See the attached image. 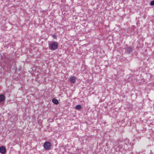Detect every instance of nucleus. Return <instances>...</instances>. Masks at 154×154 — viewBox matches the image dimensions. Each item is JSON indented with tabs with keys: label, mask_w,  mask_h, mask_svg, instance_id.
<instances>
[{
	"label": "nucleus",
	"mask_w": 154,
	"mask_h": 154,
	"mask_svg": "<svg viewBox=\"0 0 154 154\" xmlns=\"http://www.w3.org/2000/svg\"><path fill=\"white\" fill-rule=\"evenodd\" d=\"M58 47V44L56 42H53L49 46L50 49L53 50L57 49Z\"/></svg>",
	"instance_id": "1"
},
{
	"label": "nucleus",
	"mask_w": 154,
	"mask_h": 154,
	"mask_svg": "<svg viewBox=\"0 0 154 154\" xmlns=\"http://www.w3.org/2000/svg\"><path fill=\"white\" fill-rule=\"evenodd\" d=\"M44 147L45 149L49 150L51 147V145L49 142H46L44 144Z\"/></svg>",
	"instance_id": "2"
},
{
	"label": "nucleus",
	"mask_w": 154,
	"mask_h": 154,
	"mask_svg": "<svg viewBox=\"0 0 154 154\" xmlns=\"http://www.w3.org/2000/svg\"><path fill=\"white\" fill-rule=\"evenodd\" d=\"M69 79L71 83H74L76 81V78L74 76H72L70 77Z\"/></svg>",
	"instance_id": "3"
},
{
	"label": "nucleus",
	"mask_w": 154,
	"mask_h": 154,
	"mask_svg": "<svg viewBox=\"0 0 154 154\" xmlns=\"http://www.w3.org/2000/svg\"><path fill=\"white\" fill-rule=\"evenodd\" d=\"M6 152V149L4 146H1V153H4Z\"/></svg>",
	"instance_id": "4"
},
{
	"label": "nucleus",
	"mask_w": 154,
	"mask_h": 154,
	"mask_svg": "<svg viewBox=\"0 0 154 154\" xmlns=\"http://www.w3.org/2000/svg\"><path fill=\"white\" fill-rule=\"evenodd\" d=\"M52 102L55 104H58L59 103L58 101L56 99H53L52 100Z\"/></svg>",
	"instance_id": "5"
},
{
	"label": "nucleus",
	"mask_w": 154,
	"mask_h": 154,
	"mask_svg": "<svg viewBox=\"0 0 154 154\" xmlns=\"http://www.w3.org/2000/svg\"><path fill=\"white\" fill-rule=\"evenodd\" d=\"M126 50H127V52L128 53H129L131 52V51H132V49L131 47H128Z\"/></svg>",
	"instance_id": "6"
},
{
	"label": "nucleus",
	"mask_w": 154,
	"mask_h": 154,
	"mask_svg": "<svg viewBox=\"0 0 154 154\" xmlns=\"http://www.w3.org/2000/svg\"><path fill=\"white\" fill-rule=\"evenodd\" d=\"M5 98V96L2 95L1 94V102L3 101Z\"/></svg>",
	"instance_id": "7"
},
{
	"label": "nucleus",
	"mask_w": 154,
	"mask_h": 154,
	"mask_svg": "<svg viewBox=\"0 0 154 154\" xmlns=\"http://www.w3.org/2000/svg\"><path fill=\"white\" fill-rule=\"evenodd\" d=\"M82 108L81 105H76L75 107V109L77 110H80Z\"/></svg>",
	"instance_id": "8"
},
{
	"label": "nucleus",
	"mask_w": 154,
	"mask_h": 154,
	"mask_svg": "<svg viewBox=\"0 0 154 154\" xmlns=\"http://www.w3.org/2000/svg\"><path fill=\"white\" fill-rule=\"evenodd\" d=\"M150 5L151 6L154 5V0L150 2Z\"/></svg>",
	"instance_id": "9"
},
{
	"label": "nucleus",
	"mask_w": 154,
	"mask_h": 154,
	"mask_svg": "<svg viewBox=\"0 0 154 154\" xmlns=\"http://www.w3.org/2000/svg\"><path fill=\"white\" fill-rule=\"evenodd\" d=\"M53 36L54 38H57V36L55 35H54Z\"/></svg>",
	"instance_id": "10"
}]
</instances>
